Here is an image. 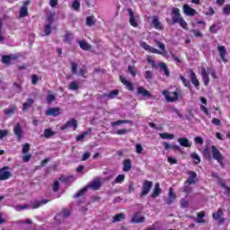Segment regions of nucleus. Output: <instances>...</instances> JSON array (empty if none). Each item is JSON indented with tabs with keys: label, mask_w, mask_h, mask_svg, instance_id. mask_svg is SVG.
<instances>
[{
	"label": "nucleus",
	"mask_w": 230,
	"mask_h": 230,
	"mask_svg": "<svg viewBox=\"0 0 230 230\" xmlns=\"http://www.w3.org/2000/svg\"><path fill=\"white\" fill-rule=\"evenodd\" d=\"M72 40H74V34L66 31L65 36H63V42L68 43V45H71Z\"/></svg>",
	"instance_id": "nucleus-26"
},
{
	"label": "nucleus",
	"mask_w": 230,
	"mask_h": 230,
	"mask_svg": "<svg viewBox=\"0 0 230 230\" xmlns=\"http://www.w3.org/2000/svg\"><path fill=\"white\" fill-rule=\"evenodd\" d=\"M197 217L198 219L196 220V222L198 224H205L206 221L205 219H203L206 217L205 211H200L199 213H198Z\"/></svg>",
	"instance_id": "nucleus-34"
},
{
	"label": "nucleus",
	"mask_w": 230,
	"mask_h": 230,
	"mask_svg": "<svg viewBox=\"0 0 230 230\" xmlns=\"http://www.w3.org/2000/svg\"><path fill=\"white\" fill-rule=\"evenodd\" d=\"M58 189H60V183L58 181H56L54 182V185L52 186V190L54 192H58Z\"/></svg>",
	"instance_id": "nucleus-62"
},
{
	"label": "nucleus",
	"mask_w": 230,
	"mask_h": 230,
	"mask_svg": "<svg viewBox=\"0 0 230 230\" xmlns=\"http://www.w3.org/2000/svg\"><path fill=\"white\" fill-rule=\"evenodd\" d=\"M161 193H162L161 185L159 183H155V187L154 188L152 194H150V198L155 199L156 197H159Z\"/></svg>",
	"instance_id": "nucleus-21"
},
{
	"label": "nucleus",
	"mask_w": 230,
	"mask_h": 230,
	"mask_svg": "<svg viewBox=\"0 0 230 230\" xmlns=\"http://www.w3.org/2000/svg\"><path fill=\"white\" fill-rule=\"evenodd\" d=\"M102 183L101 180L96 179L92 181V183L88 184L87 188L92 189L93 191H97L101 189Z\"/></svg>",
	"instance_id": "nucleus-15"
},
{
	"label": "nucleus",
	"mask_w": 230,
	"mask_h": 230,
	"mask_svg": "<svg viewBox=\"0 0 230 230\" xmlns=\"http://www.w3.org/2000/svg\"><path fill=\"white\" fill-rule=\"evenodd\" d=\"M144 78L147 80H153V75L151 70H146V73H144Z\"/></svg>",
	"instance_id": "nucleus-56"
},
{
	"label": "nucleus",
	"mask_w": 230,
	"mask_h": 230,
	"mask_svg": "<svg viewBox=\"0 0 230 230\" xmlns=\"http://www.w3.org/2000/svg\"><path fill=\"white\" fill-rule=\"evenodd\" d=\"M211 124H213L215 126H221L222 125V121L218 118H214L211 120Z\"/></svg>",
	"instance_id": "nucleus-61"
},
{
	"label": "nucleus",
	"mask_w": 230,
	"mask_h": 230,
	"mask_svg": "<svg viewBox=\"0 0 230 230\" xmlns=\"http://www.w3.org/2000/svg\"><path fill=\"white\" fill-rule=\"evenodd\" d=\"M158 66L160 67V71H164V75H165L166 77L170 76V70L165 63H159Z\"/></svg>",
	"instance_id": "nucleus-27"
},
{
	"label": "nucleus",
	"mask_w": 230,
	"mask_h": 230,
	"mask_svg": "<svg viewBox=\"0 0 230 230\" xmlns=\"http://www.w3.org/2000/svg\"><path fill=\"white\" fill-rule=\"evenodd\" d=\"M119 81L123 85L126 86L127 90L130 92L134 91V84H132L130 81L126 80L122 75H119Z\"/></svg>",
	"instance_id": "nucleus-16"
},
{
	"label": "nucleus",
	"mask_w": 230,
	"mask_h": 230,
	"mask_svg": "<svg viewBox=\"0 0 230 230\" xmlns=\"http://www.w3.org/2000/svg\"><path fill=\"white\" fill-rule=\"evenodd\" d=\"M11 59H12V58L10 55L2 56L1 62H2V64L10 66Z\"/></svg>",
	"instance_id": "nucleus-37"
},
{
	"label": "nucleus",
	"mask_w": 230,
	"mask_h": 230,
	"mask_svg": "<svg viewBox=\"0 0 230 230\" xmlns=\"http://www.w3.org/2000/svg\"><path fill=\"white\" fill-rule=\"evenodd\" d=\"M125 218H126V216L124 213L116 214V216L113 217L112 223L115 224V223L121 222V221L125 220Z\"/></svg>",
	"instance_id": "nucleus-33"
},
{
	"label": "nucleus",
	"mask_w": 230,
	"mask_h": 230,
	"mask_svg": "<svg viewBox=\"0 0 230 230\" xmlns=\"http://www.w3.org/2000/svg\"><path fill=\"white\" fill-rule=\"evenodd\" d=\"M176 199V195L172 192V189H169V199L166 200L167 205H172Z\"/></svg>",
	"instance_id": "nucleus-29"
},
{
	"label": "nucleus",
	"mask_w": 230,
	"mask_h": 230,
	"mask_svg": "<svg viewBox=\"0 0 230 230\" xmlns=\"http://www.w3.org/2000/svg\"><path fill=\"white\" fill-rule=\"evenodd\" d=\"M19 15L23 18L28 15V9L26 6H22Z\"/></svg>",
	"instance_id": "nucleus-51"
},
{
	"label": "nucleus",
	"mask_w": 230,
	"mask_h": 230,
	"mask_svg": "<svg viewBox=\"0 0 230 230\" xmlns=\"http://www.w3.org/2000/svg\"><path fill=\"white\" fill-rule=\"evenodd\" d=\"M137 92L138 93V94H142L143 97H146V98L151 97V93H149V91L146 90L144 87L137 88Z\"/></svg>",
	"instance_id": "nucleus-25"
},
{
	"label": "nucleus",
	"mask_w": 230,
	"mask_h": 230,
	"mask_svg": "<svg viewBox=\"0 0 230 230\" xmlns=\"http://www.w3.org/2000/svg\"><path fill=\"white\" fill-rule=\"evenodd\" d=\"M211 217L214 220L217 221L220 225L226 222V218H224V212L222 208H217V212H214Z\"/></svg>",
	"instance_id": "nucleus-10"
},
{
	"label": "nucleus",
	"mask_w": 230,
	"mask_h": 230,
	"mask_svg": "<svg viewBox=\"0 0 230 230\" xmlns=\"http://www.w3.org/2000/svg\"><path fill=\"white\" fill-rule=\"evenodd\" d=\"M31 159V154H24V155L22 156V162L24 163H28L30 162Z\"/></svg>",
	"instance_id": "nucleus-60"
},
{
	"label": "nucleus",
	"mask_w": 230,
	"mask_h": 230,
	"mask_svg": "<svg viewBox=\"0 0 230 230\" xmlns=\"http://www.w3.org/2000/svg\"><path fill=\"white\" fill-rule=\"evenodd\" d=\"M50 200L49 199H41V200H35L31 204V208L37 209L40 208L42 206L47 205Z\"/></svg>",
	"instance_id": "nucleus-13"
},
{
	"label": "nucleus",
	"mask_w": 230,
	"mask_h": 230,
	"mask_svg": "<svg viewBox=\"0 0 230 230\" xmlns=\"http://www.w3.org/2000/svg\"><path fill=\"white\" fill-rule=\"evenodd\" d=\"M129 123H131V121H129V120H117L115 122H112L111 126L112 127H117V126H119V125L129 124Z\"/></svg>",
	"instance_id": "nucleus-48"
},
{
	"label": "nucleus",
	"mask_w": 230,
	"mask_h": 230,
	"mask_svg": "<svg viewBox=\"0 0 230 230\" xmlns=\"http://www.w3.org/2000/svg\"><path fill=\"white\" fill-rule=\"evenodd\" d=\"M79 47H81L82 49L88 51L91 50L92 46L87 43L85 40H80L78 41Z\"/></svg>",
	"instance_id": "nucleus-32"
},
{
	"label": "nucleus",
	"mask_w": 230,
	"mask_h": 230,
	"mask_svg": "<svg viewBox=\"0 0 230 230\" xmlns=\"http://www.w3.org/2000/svg\"><path fill=\"white\" fill-rule=\"evenodd\" d=\"M119 93V90H112L109 93H103L102 95L100 96V98H102V99L109 98L110 100H112V99L118 97Z\"/></svg>",
	"instance_id": "nucleus-18"
},
{
	"label": "nucleus",
	"mask_w": 230,
	"mask_h": 230,
	"mask_svg": "<svg viewBox=\"0 0 230 230\" xmlns=\"http://www.w3.org/2000/svg\"><path fill=\"white\" fill-rule=\"evenodd\" d=\"M187 174H189V177L185 181L186 184L194 185L199 181V178L197 177L196 172L189 171L187 172Z\"/></svg>",
	"instance_id": "nucleus-6"
},
{
	"label": "nucleus",
	"mask_w": 230,
	"mask_h": 230,
	"mask_svg": "<svg viewBox=\"0 0 230 230\" xmlns=\"http://www.w3.org/2000/svg\"><path fill=\"white\" fill-rule=\"evenodd\" d=\"M132 164L131 160L127 159L123 161V172H129L131 171Z\"/></svg>",
	"instance_id": "nucleus-30"
},
{
	"label": "nucleus",
	"mask_w": 230,
	"mask_h": 230,
	"mask_svg": "<svg viewBox=\"0 0 230 230\" xmlns=\"http://www.w3.org/2000/svg\"><path fill=\"white\" fill-rule=\"evenodd\" d=\"M194 142H196L197 145H200V146H202L204 143L203 138L201 137H194Z\"/></svg>",
	"instance_id": "nucleus-63"
},
{
	"label": "nucleus",
	"mask_w": 230,
	"mask_h": 230,
	"mask_svg": "<svg viewBox=\"0 0 230 230\" xmlns=\"http://www.w3.org/2000/svg\"><path fill=\"white\" fill-rule=\"evenodd\" d=\"M13 132L14 133L15 137H17V141L21 142L23 138V129H22V126L17 124L13 128Z\"/></svg>",
	"instance_id": "nucleus-11"
},
{
	"label": "nucleus",
	"mask_w": 230,
	"mask_h": 230,
	"mask_svg": "<svg viewBox=\"0 0 230 230\" xmlns=\"http://www.w3.org/2000/svg\"><path fill=\"white\" fill-rule=\"evenodd\" d=\"M34 103L33 99L28 98L27 102L22 103V111L29 110Z\"/></svg>",
	"instance_id": "nucleus-31"
},
{
	"label": "nucleus",
	"mask_w": 230,
	"mask_h": 230,
	"mask_svg": "<svg viewBox=\"0 0 230 230\" xmlns=\"http://www.w3.org/2000/svg\"><path fill=\"white\" fill-rule=\"evenodd\" d=\"M206 71L208 74L210 75L211 78H213L214 80L218 79V75H217L215 69L208 68V69H206Z\"/></svg>",
	"instance_id": "nucleus-43"
},
{
	"label": "nucleus",
	"mask_w": 230,
	"mask_h": 230,
	"mask_svg": "<svg viewBox=\"0 0 230 230\" xmlns=\"http://www.w3.org/2000/svg\"><path fill=\"white\" fill-rule=\"evenodd\" d=\"M125 181V174H119L115 179V184H119Z\"/></svg>",
	"instance_id": "nucleus-52"
},
{
	"label": "nucleus",
	"mask_w": 230,
	"mask_h": 230,
	"mask_svg": "<svg viewBox=\"0 0 230 230\" xmlns=\"http://www.w3.org/2000/svg\"><path fill=\"white\" fill-rule=\"evenodd\" d=\"M91 132H92V128H89L88 131L82 132L81 135L76 136L75 141L76 142H84V137H87L88 135H90Z\"/></svg>",
	"instance_id": "nucleus-23"
},
{
	"label": "nucleus",
	"mask_w": 230,
	"mask_h": 230,
	"mask_svg": "<svg viewBox=\"0 0 230 230\" xmlns=\"http://www.w3.org/2000/svg\"><path fill=\"white\" fill-rule=\"evenodd\" d=\"M190 158H192L194 164H199L200 157L197 153L190 154Z\"/></svg>",
	"instance_id": "nucleus-38"
},
{
	"label": "nucleus",
	"mask_w": 230,
	"mask_h": 230,
	"mask_svg": "<svg viewBox=\"0 0 230 230\" xmlns=\"http://www.w3.org/2000/svg\"><path fill=\"white\" fill-rule=\"evenodd\" d=\"M11 177L10 166H4V168L0 169V181H7Z\"/></svg>",
	"instance_id": "nucleus-5"
},
{
	"label": "nucleus",
	"mask_w": 230,
	"mask_h": 230,
	"mask_svg": "<svg viewBox=\"0 0 230 230\" xmlns=\"http://www.w3.org/2000/svg\"><path fill=\"white\" fill-rule=\"evenodd\" d=\"M152 186H153V182L146 180L144 181L143 184H142V191H140V197H146V195H148V193L151 191L152 190Z\"/></svg>",
	"instance_id": "nucleus-4"
},
{
	"label": "nucleus",
	"mask_w": 230,
	"mask_h": 230,
	"mask_svg": "<svg viewBox=\"0 0 230 230\" xmlns=\"http://www.w3.org/2000/svg\"><path fill=\"white\" fill-rule=\"evenodd\" d=\"M94 24H95L94 16H87L86 26L92 27V26H94Z\"/></svg>",
	"instance_id": "nucleus-40"
},
{
	"label": "nucleus",
	"mask_w": 230,
	"mask_h": 230,
	"mask_svg": "<svg viewBox=\"0 0 230 230\" xmlns=\"http://www.w3.org/2000/svg\"><path fill=\"white\" fill-rule=\"evenodd\" d=\"M87 192V188H83L81 190L77 191L76 194L74 196L75 199H79L84 197V194Z\"/></svg>",
	"instance_id": "nucleus-49"
},
{
	"label": "nucleus",
	"mask_w": 230,
	"mask_h": 230,
	"mask_svg": "<svg viewBox=\"0 0 230 230\" xmlns=\"http://www.w3.org/2000/svg\"><path fill=\"white\" fill-rule=\"evenodd\" d=\"M171 57H172L174 62L176 63L177 66L181 65L182 61L181 58H179L177 56H175V54H173L172 52H171Z\"/></svg>",
	"instance_id": "nucleus-53"
},
{
	"label": "nucleus",
	"mask_w": 230,
	"mask_h": 230,
	"mask_svg": "<svg viewBox=\"0 0 230 230\" xmlns=\"http://www.w3.org/2000/svg\"><path fill=\"white\" fill-rule=\"evenodd\" d=\"M191 31L195 38H202L203 37L202 32H200L199 31H198L196 29H193Z\"/></svg>",
	"instance_id": "nucleus-58"
},
{
	"label": "nucleus",
	"mask_w": 230,
	"mask_h": 230,
	"mask_svg": "<svg viewBox=\"0 0 230 230\" xmlns=\"http://www.w3.org/2000/svg\"><path fill=\"white\" fill-rule=\"evenodd\" d=\"M140 48H143L144 50H146L148 53L157 54V55H163L161 50H158L155 48H153L152 46H149L145 41L140 42Z\"/></svg>",
	"instance_id": "nucleus-7"
},
{
	"label": "nucleus",
	"mask_w": 230,
	"mask_h": 230,
	"mask_svg": "<svg viewBox=\"0 0 230 230\" xmlns=\"http://www.w3.org/2000/svg\"><path fill=\"white\" fill-rule=\"evenodd\" d=\"M62 113V110L60 108H49L48 110H46L45 111V115L46 117H54L57 118L58 116H59Z\"/></svg>",
	"instance_id": "nucleus-8"
},
{
	"label": "nucleus",
	"mask_w": 230,
	"mask_h": 230,
	"mask_svg": "<svg viewBox=\"0 0 230 230\" xmlns=\"http://www.w3.org/2000/svg\"><path fill=\"white\" fill-rule=\"evenodd\" d=\"M190 83H192L194 87H196V89L199 90V79H197V75L192 69H190Z\"/></svg>",
	"instance_id": "nucleus-14"
},
{
	"label": "nucleus",
	"mask_w": 230,
	"mask_h": 230,
	"mask_svg": "<svg viewBox=\"0 0 230 230\" xmlns=\"http://www.w3.org/2000/svg\"><path fill=\"white\" fill-rule=\"evenodd\" d=\"M163 94L164 96H165V100L167 102H175L179 100L178 92L170 93L168 90H164Z\"/></svg>",
	"instance_id": "nucleus-3"
},
{
	"label": "nucleus",
	"mask_w": 230,
	"mask_h": 230,
	"mask_svg": "<svg viewBox=\"0 0 230 230\" xmlns=\"http://www.w3.org/2000/svg\"><path fill=\"white\" fill-rule=\"evenodd\" d=\"M154 41L156 43V46H157L160 49H162L163 51H165V45H164V43H162V42H160V41H158V40H154Z\"/></svg>",
	"instance_id": "nucleus-59"
},
{
	"label": "nucleus",
	"mask_w": 230,
	"mask_h": 230,
	"mask_svg": "<svg viewBox=\"0 0 230 230\" xmlns=\"http://www.w3.org/2000/svg\"><path fill=\"white\" fill-rule=\"evenodd\" d=\"M160 137H162V139H173L175 137L168 132H164L160 133Z\"/></svg>",
	"instance_id": "nucleus-42"
},
{
	"label": "nucleus",
	"mask_w": 230,
	"mask_h": 230,
	"mask_svg": "<svg viewBox=\"0 0 230 230\" xmlns=\"http://www.w3.org/2000/svg\"><path fill=\"white\" fill-rule=\"evenodd\" d=\"M203 156L206 157L208 161L212 160V155H210V150L208 149V147L204 148Z\"/></svg>",
	"instance_id": "nucleus-46"
},
{
	"label": "nucleus",
	"mask_w": 230,
	"mask_h": 230,
	"mask_svg": "<svg viewBox=\"0 0 230 230\" xmlns=\"http://www.w3.org/2000/svg\"><path fill=\"white\" fill-rule=\"evenodd\" d=\"M45 35L49 36L51 33V23H48L45 25L44 29Z\"/></svg>",
	"instance_id": "nucleus-54"
},
{
	"label": "nucleus",
	"mask_w": 230,
	"mask_h": 230,
	"mask_svg": "<svg viewBox=\"0 0 230 230\" xmlns=\"http://www.w3.org/2000/svg\"><path fill=\"white\" fill-rule=\"evenodd\" d=\"M80 88V86L78 85L76 81H73L71 83H69V86H68V90H78Z\"/></svg>",
	"instance_id": "nucleus-45"
},
{
	"label": "nucleus",
	"mask_w": 230,
	"mask_h": 230,
	"mask_svg": "<svg viewBox=\"0 0 230 230\" xmlns=\"http://www.w3.org/2000/svg\"><path fill=\"white\" fill-rule=\"evenodd\" d=\"M177 141L179 142L181 146H184L187 148L191 147V144H190L189 139L186 137H179Z\"/></svg>",
	"instance_id": "nucleus-24"
},
{
	"label": "nucleus",
	"mask_w": 230,
	"mask_h": 230,
	"mask_svg": "<svg viewBox=\"0 0 230 230\" xmlns=\"http://www.w3.org/2000/svg\"><path fill=\"white\" fill-rule=\"evenodd\" d=\"M55 135V132L53 131V129H50V128H46L44 130V137L46 139H49L51 137H53Z\"/></svg>",
	"instance_id": "nucleus-36"
},
{
	"label": "nucleus",
	"mask_w": 230,
	"mask_h": 230,
	"mask_svg": "<svg viewBox=\"0 0 230 230\" xmlns=\"http://www.w3.org/2000/svg\"><path fill=\"white\" fill-rule=\"evenodd\" d=\"M180 79L182 82L184 87L191 88V83L188 79H186L183 75H180Z\"/></svg>",
	"instance_id": "nucleus-41"
},
{
	"label": "nucleus",
	"mask_w": 230,
	"mask_h": 230,
	"mask_svg": "<svg viewBox=\"0 0 230 230\" xmlns=\"http://www.w3.org/2000/svg\"><path fill=\"white\" fill-rule=\"evenodd\" d=\"M56 101H57V96L52 93H49L48 94V96H46V103H48V105H50Z\"/></svg>",
	"instance_id": "nucleus-35"
},
{
	"label": "nucleus",
	"mask_w": 230,
	"mask_h": 230,
	"mask_svg": "<svg viewBox=\"0 0 230 230\" xmlns=\"http://www.w3.org/2000/svg\"><path fill=\"white\" fill-rule=\"evenodd\" d=\"M127 11L128 12V15H129V24H130V26H132L133 28H137L138 27V22H137V20H136L134 11H132V9H128Z\"/></svg>",
	"instance_id": "nucleus-12"
},
{
	"label": "nucleus",
	"mask_w": 230,
	"mask_h": 230,
	"mask_svg": "<svg viewBox=\"0 0 230 230\" xmlns=\"http://www.w3.org/2000/svg\"><path fill=\"white\" fill-rule=\"evenodd\" d=\"M71 71L73 75H77V63H75V62L71 63Z\"/></svg>",
	"instance_id": "nucleus-57"
},
{
	"label": "nucleus",
	"mask_w": 230,
	"mask_h": 230,
	"mask_svg": "<svg viewBox=\"0 0 230 230\" xmlns=\"http://www.w3.org/2000/svg\"><path fill=\"white\" fill-rule=\"evenodd\" d=\"M201 78H203L204 85L208 86L210 79L206 68H201Z\"/></svg>",
	"instance_id": "nucleus-19"
},
{
	"label": "nucleus",
	"mask_w": 230,
	"mask_h": 230,
	"mask_svg": "<svg viewBox=\"0 0 230 230\" xmlns=\"http://www.w3.org/2000/svg\"><path fill=\"white\" fill-rule=\"evenodd\" d=\"M146 218L145 217H138V213H136L135 216H133L131 222L133 224H141L145 222Z\"/></svg>",
	"instance_id": "nucleus-28"
},
{
	"label": "nucleus",
	"mask_w": 230,
	"mask_h": 230,
	"mask_svg": "<svg viewBox=\"0 0 230 230\" xmlns=\"http://www.w3.org/2000/svg\"><path fill=\"white\" fill-rule=\"evenodd\" d=\"M71 7L75 11H80L81 4L78 0H75L73 1Z\"/></svg>",
	"instance_id": "nucleus-44"
},
{
	"label": "nucleus",
	"mask_w": 230,
	"mask_h": 230,
	"mask_svg": "<svg viewBox=\"0 0 230 230\" xmlns=\"http://www.w3.org/2000/svg\"><path fill=\"white\" fill-rule=\"evenodd\" d=\"M211 155L213 159L220 164L221 167H224V157L222 153H220L219 149L216 147V146H211Z\"/></svg>",
	"instance_id": "nucleus-2"
},
{
	"label": "nucleus",
	"mask_w": 230,
	"mask_h": 230,
	"mask_svg": "<svg viewBox=\"0 0 230 230\" xmlns=\"http://www.w3.org/2000/svg\"><path fill=\"white\" fill-rule=\"evenodd\" d=\"M31 150V145L30 143H25L23 146H22V153L23 155H26L28 154V152H30Z\"/></svg>",
	"instance_id": "nucleus-50"
},
{
	"label": "nucleus",
	"mask_w": 230,
	"mask_h": 230,
	"mask_svg": "<svg viewBox=\"0 0 230 230\" xmlns=\"http://www.w3.org/2000/svg\"><path fill=\"white\" fill-rule=\"evenodd\" d=\"M14 111H15V107L14 106H9V109H4V113L5 115H13L14 114Z\"/></svg>",
	"instance_id": "nucleus-47"
},
{
	"label": "nucleus",
	"mask_w": 230,
	"mask_h": 230,
	"mask_svg": "<svg viewBox=\"0 0 230 230\" xmlns=\"http://www.w3.org/2000/svg\"><path fill=\"white\" fill-rule=\"evenodd\" d=\"M183 13L189 16H193L196 14V10L190 6H189L188 4H183Z\"/></svg>",
	"instance_id": "nucleus-17"
},
{
	"label": "nucleus",
	"mask_w": 230,
	"mask_h": 230,
	"mask_svg": "<svg viewBox=\"0 0 230 230\" xmlns=\"http://www.w3.org/2000/svg\"><path fill=\"white\" fill-rule=\"evenodd\" d=\"M217 52H219V57L221 58V60H223L224 62H226V56L227 54L226 46H217Z\"/></svg>",
	"instance_id": "nucleus-20"
},
{
	"label": "nucleus",
	"mask_w": 230,
	"mask_h": 230,
	"mask_svg": "<svg viewBox=\"0 0 230 230\" xmlns=\"http://www.w3.org/2000/svg\"><path fill=\"white\" fill-rule=\"evenodd\" d=\"M73 128V129H77V120L75 119L74 118H72L71 119H69L68 121L66 122V124L62 125L60 129L62 131H65L66 129L71 128Z\"/></svg>",
	"instance_id": "nucleus-9"
},
{
	"label": "nucleus",
	"mask_w": 230,
	"mask_h": 230,
	"mask_svg": "<svg viewBox=\"0 0 230 230\" xmlns=\"http://www.w3.org/2000/svg\"><path fill=\"white\" fill-rule=\"evenodd\" d=\"M219 185L221 186V188H223L225 190V194H229L230 193V187H227L226 182L223 181L222 179H219Z\"/></svg>",
	"instance_id": "nucleus-39"
},
{
	"label": "nucleus",
	"mask_w": 230,
	"mask_h": 230,
	"mask_svg": "<svg viewBox=\"0 0 230 230\" xmlns=\"http://www.w3.org/2000/svg\"><path fill=\"white\" fill-rule=\"evenodd\" d=\"M171 13L173 14V16L171 18L172 25L179 23L181 28H183L184 31L189 30L188 22H186L185 20L181 17V13H180L179 8L173 7L171 10Z\"/></svg>",
	"instance_id": "nucleus-1"
},
{
	"label": "nucleus",
	"mask_w": 230,
	"mask_h": 230,
	"mask_svg": "<svg viewBox=\"0 0 230 230\" xmlns=\"http://www.w3.org/2000/svg\"><path fill=\"white\" fill-rule=\"evenodd\" d=\"M223 14L230 15V4H226V5L224 6Z\"/></svg>",
	"instance_id": "nucleus-55"
},
{
	"label": "nucleus",
	"mask_w": 230,
	"mask_h": 230,
	"mask_svg": "<svg viewBox=\"0 0 230 230\" xmlns=\"http://www.w3.org/2000/svg\"><path fill=\"white\" fill-rule=\"evenodd\" d=\"M142 152H143L142 145L137 144L136 145V153L137 154H142Z\"/></svg>",
	"instance_id": "nucleus-64"
},
{
	"label": "nucleus",
	"mask_w": 230,
	"mask_h": 230,
	"mask_svg": "<svg viewBox=\"0 0 230 230\" xmlns=\"http://www.w3.org/2000/svg\"><path fill=\"white\" fill-rule=\"evenodd\" d=\"M152 24L154 28H155L157 31H163L164 30V27L162 25L161 22L159 19L155 16L153 18Z\"/></svg>",
	"instance_id": "nucleus-22"
}]
</instances>
